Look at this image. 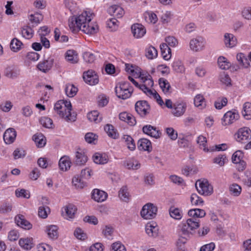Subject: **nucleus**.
Wrapping results in <instances>:
<instances>
[{"label":"nucleus","mask_w":251,"mask_h":251,"mask_svg":"<svg viewBox=\"0 0 251 251\" xmlns=\"http://www.w3.org/2000/svg\"><path fill=\"white\" fill-rule=\"evenodd\" d=\"M165 131L167 135L171 140L174 141L177 139V132L173 127H166Z\"/></svg>","instance_id":"nucleus-62"},{"label":"nucleus","mask_w":251,"mask_h":251,"mask_svg":"<svg viewBox=\"0 0 251 251\" xmlns=\"http://www.w3.org/2000/svg\"><path fill=\"white\" fill-rule=\"evenodd\" d=\"M145 21L151 24H155L158 21L157 15L152 11H147L144 13Z\"/></svg>","instance_id":"nucleus-44"},{"label":"nucleus","mask_w":251,"mask_h":251,"mask_svg":"<svg viewBox=\"0 0 251 251\" xmlns=\"http://www.w3.org/2000/svg\"><path fill=\"white\" fill-rule=\"evenodd\" d=\"M87 150L84 148H78L75 152V161L78 165H84L88 161Z\"/></svg>","instance_id":"nucleus-16"},{"label":"nucleus","mask_w":251,"mask_h":251,"mask_svg":"<svg viewBox=\"0 0 251 251\" xmlns=\"http://www.w3.org/2000/svg\"><path fill=\"white\" fill-rule=\"evenodd\" d=\"M236 59L239 65L243 68H249L250 63L246 56L243 53H238L236 55Z\"/></svg>","instance_id":"nucleus-38"},{"label":"nucleus","mask_w":251,"mask_h":251,"mask_svg":"<svg viewBox=\"0 0 251 251\" xmlns=\"http://www.w3.org/2000/svg\"><path fill=\"white\" fill-rule=\"evenodd\" d=\"M230 194L233 197H238L241 193L242 187L236 183H232L229 187Z\"/></svg>","instance_id":"nucleus-45"},{"label":"nucleus","mask_w":251,"mask_h":251,"mask_svg":"<svg viewBox=\"0 0 251 251\" xmlns=\"http://www.w3.org/2000/svg\"><path fill=\"white\" fill-rule=\"evenodd\" d=\"M119 197L123 201H128L130 196L126 186H123L120 189L119 191Z\"/></svg>","instance_id":"nucleus-51"},{"label":"nucleus","mask_w":251,"mask_h":251,"mask_svg":"<svg viewBox=\"0 0 251 251\" xmlns=\"http://www.w3.org/2000/svg\"><path fill=\"white\" fill-rule=\"evenodd\" d=\"M33 30L29 26H25L22 30V35L23 37L26 39H30L33 35Z\"/></svg>","instance_id":"nucleus-60"},{"label":"nucleus","mask_w":251,"mask_h":251,"mask_svg":"<svg viewBox=\"0 0 251 251\" xmlns=\"http://www.w3.org/2000/svg\"><path fill=\"white\" fill-rule=\"evenodd\" d=\"M241 16L246 20H251V7H244L241 11Z\"/></svg>","instance_id":"nucleus-64"},{"label":"nucleus","mask_w":251,"mask_h":251,"mask_svg":"<svg viewBox=\"0 0 251 251\" xmlns=\"http://www.w3.org/2000/svg\"><path fill=\"white\" fill-rule=\"evenodd\" d=\"M23 47L24 44L18 39L14 38L11 40L10 43V48L12 51L17 52L21 50Z\"/></svg>","instance_id":"nucleus-36"},{"label":"nucleus","mask_w":251,"mask_h":251,"mask_svg":"<svg viewBox=\"0 0 251 251\" xmlns=\"http://www.w3.org/2000/svg\"><path fill=\"white\" fill-rule=\"evenodd\" d=\"M149 108V105L146 101H139L135 104V110L141 116H145L148 112Z\"/></svg>","instance_id":"nucleus-25"},{"label":"nucleus","mask_w":251,"mask_h":251,"mask_svg":"<svg viewBox=\"0 0 251 251\" xmlns=\"http://www.w3.org/2000/svg\"><path fill=\"white\" fill-rule=\"evenodd\" d=\"M234 137L237 142L245 143L251 139V129L247 126L241 127L235 133Z\"/></svg>","instance_id":"nucleus-10"},{"label":"nucleus","mask_w":251,"mask_h":251,"mask_svg":"<svg viewBox=\"0 0 251 251\" xmlns=\"http://www.w3.org/2000/svg\"><path fill=\"white\" fill-rule=\"evenodd\" d=\"M223 42L226 47L230 49L236 46L237 40L233 34L226 33L224 35Z\"/></svg>","instance_id":"nucleus-20"},{"label":"nucleus","mask_w":251,"mask_h":251,"mask_svg":"<svg viewBox=\"0 0 251 251\" xmlns=\"http://www.w3.org/2000/svg\"><path fill=\"white\" fill-rule=\"evenodd\" d=\"M94 17V13L91 10L83 11L71 16L68 21L69 28L74 33L81 31L89 35H95L99 32V26L96 22L93 21Z\"/></svg>","instance_id":"nucleus-1"},{"label":"nucleus","mask_w":251,"mask_h":251,"mask_svg":"<svg viewBox=\"0 0 251 251\" xmlns=\"http://www.w3.org/2000/svg\"><path fill=\"white\" fill-rule=\"evenodd\" d=\"M162 57L165 60H169L171 57V50L165 44H162L160 46Z\"/></svg>","instance_id":"nucleus-48"},{"label":"nucleus","mask_w":251,"mask_h":251,"mask_svg":"<svg viewBox=\"0 0 251 251\" xmlns=\"http://www.w3.org/2000/svg\"><path fill=\"white\" fill-rule=\"evenodd\" d=\"M228 161V158L225 154H219L212 159L213 163L220 167L224 166Z\"/></svg>","instance_id":"nucleus-33"},{"label":"nucleus","mask_w":251,"mask_h":251,"mask_svg":"<svg viewBox=\"0 0 251 251\" xmlns=\"http://www.w3.org/2000/svg\"><path fill=\"white\" fill-rule=\"evenodd\" d=\"M76 211V207L75 205L70 203L63 207L62 215L65 219L70 220L75 218Z\"/></svg>","instance_id":"nucleus-15"},{"label":"nucleus","mask_w":251,"mask_h":251,"mask_svg":"<svg viewBox=\"0 0 251 251\" xmlns=\"http://www.w3.org/2000/svg\"><path fill=\"white\" fill-rule=\"evenodd\" d=\"M55 112L61 119L67 122H74L76 114L72 112V106L70 101L62 100L57 101L54 106Z\"/></svg>","instance_id":"nucleus-3"},{"label":"nucleus","mask_w":251,"mask_h":251,"mask_svg":"<svg viewBox=\"0 0 251 251\" xmlns=\"http://www.w3.org/2000/svg\"><path fill=\"white\" fill-rule=\"evenodd\" d=\"M199 221V220L192 218L188 219L186 223H182L180 228L182 234L189 235L193 234V231L200 226Z\"/></svg>","instance_id":"nucleus-6"},{"label":"nucleus","mask_w":251,"mask_h":251,"mask_svg":"<svg viewBox=\"0 0 251 251\" xmlns=\"http://www.w3.org/2000/svg\"><path fill=\"white\" fill-rule=\"evenodd\" d=\"M143 132L155 139H159L161 135V132L156 127L151 125H146L143 127Z\"/></svg>","instance_id":"nucleus-18"},{"label":"nucleus","mask_w":251,"mask_h":251,"mask_svg":"<svg viewBox=\"0 0 251 251\" xmlns=\"http://www.w3.org/2000/svg\"><path fill=\"white\" fill-rule=\"evenodd\" d=\"M107 197L106 192L98 189L93 190L92 194V198L96 201L101 202L104 201Z\"/></svg>","instance_id":"nucleus-28"},{"label":"nucleus","mask_w":251,"mask_h":251,"mask_svg":"<svg viewBox=\"0 0 251 251\" xmlns=\"http://www.w3.org/2000/svg\"><path fill=\"white\" fill-rule=\"evenodd\" d=\"M123 139L126 142V145L129 150L133 151L135 149V144L131 136L125 135L123 137Z\"/></svg>","instance_id":"nucleus-58"},{"label":"nucleus","mask_w":251,"mask_h":251,"mask_svg":"<svg viewBox=\"0 0 251 251\" xmlns=\"http://www.w3.org/2000/svg\"><path fill=\"white\" fill-rule=\"evenodd\" d=\"M107 27L111 31H116L119 27V22L115 18H110L106 22Z\"/></svg>","instance_id":"nucleus-52"},{"label":"nucleus","mask_w":251,"mask_h":251,"mask_svg":"<svg viewBox=\"0 0 251 251\" xmlns=\"http://www.w3.org/2000/svg\"><path fill=\"white\" fill-rule=\"evenodd\" d=\"M98 136L93 132L86 133L84 136L85 142L90 144H96L98 141Z\"/></svg>","instance_id":"nucleus-53"},{"label":"nucleus","mask_w":251,"mask_h":251,"mask_svg":"<svg viewBox=\"0 0 251 251\" xmlns=\"http://www.w3.org/2000/svg\"><path fill=\"white\" fill-rule=\"evenodd\" d=\"M87 117L88 120L95 123H99L102 120V117L100 113L97 110H93L87 113Z\"/></svg>","instance_id":"nucleus-37"},{"label":"nucleus","mask_w":251,"mask_h":251,"mask_svg":"<svg viewBox=\"0 0 251 251\" xmlns=\"http://www.w3.org/2000/svg\"><path fill=\"white\" fill-rule=\"evenodd\" d=\"M91 174H77L72 179L73 185L76 189H82L86 185L85 180L90 178Z\"/></svg>","instance_id":"nucleus-11"},{"label":"nucleus","mask_w":251,"mask_h":251,"mask_svg":"<svg viewBox=\"0 0 251 251\" xmlns=\"http://www.w3.org/2000/svg\"><path fill=\"white\" fill-rule=\"evenodd\" d=\"M241 114L243 117L246 120H251V103L245 102L242 106Z\"/></svg>","instance_id":"nucleus-35"},{"label":"nucleus","mask_w":251,"mask_h":251,"mask_svg":"<svg viewBox=\"0 0 251 251\" xmlns=\"http://www.w3.org/2000/svg\"><path fill=\"white\" fill-rule=\"evenodd\" d=\"M108 13L115 17L120 18L123 17L124 14L123 8L118 5L110 6L107 10Z\"/></svg>","instance_id":"nucleus-26"},{"label":"nucleus","mask_w":251,"mask_h":251,"mask_svg":"<svg viewBox=\"0 0 251 251\" xmlns=\"http://www.w3.org/2000/svg\"><path fill=\"white\" fill-rule=\"evenodd\" d=\"M227 100L226 98H218L214 102L215 107L217 109H221L227 104Z\"/></svg>","instance_id":"nucleus-63"},{"label":"nucleus","mask_w":251,"mask_h":251,"mask_svg":"<svg viewBox=\"0 0 251 251\" xmlns=\"http://www.w3.org/2000/svg\"><path fill=\"white\" fill-rule=\"evenodd\" d=\"M110 251H126V250L125 246L118 241L111 244Z\"/></svg>","instance_id":"nucleus-59"},{"label":"nucleus","mask_w":251,"mask_h":251,"mask_svg":"<svg viewBox=\"0 0 251 251\" xmlns=\"http://www.w3.org/2000/svg\"><path fill=\"white\" fill-rule=\"evenodd\" d=\"M146 233L150 237H155L158 234V227L155 223H148L145 227Z\"/></svg>","instance_id":"nucleus-29"},{"label":"nucleus","mask_w":251,"mask_h":251,"mask_svg":"<svg viewBox=\"0 0 251 251\" xmlns=\"http://www.w3.org/2000/svg\"><path fill=\"white\" fill-rule=\"evenodd\" d=\"M125 66V70L127 73L131 74L134 77L139 78L141 82L144 83V85L141 87L142 90L149 97L156 99L158 103L162 106L164 104V101L156 91L151 89L153 85V81L151 75L138 67L129 64H126Z\"/></svg>","instance_id":"nucleus-2"},{"label":"nucleus","mask_w":251,"mask_h":251,"mask_svg":"<svg viewBox=\"0 0 251 251\" xmlns=\"http://www.w3.org/2000/svg\"><path fill=\"white\" fill-rule=\"evenodd\" d=\"M104 130L108 135V136L113 138L117 139L119 137V134L115 129L113 126L110 124H107L104 126Z\"/></svg>","instance_id":"nucleus-49"},{"label":"nucleus","mask_w":251,"mask_h":251,"mask_svg":"<svg viewBox=\"0 0 251 251\" xmlns=\"http://www.w3.org/2000/svg\"><path fill=\"white\" fill-rule=\"evenodd\" d=\"M92 160L97 164H104L108 162L109 158L105 153L96 152L92 156Z\"/></svg>","instance_id":"nucleus-27"},{"label":"nucleus","mask_w":251,"mask_h":251,"mask_svg":"<svg viewBox=\"0 0 251 251\" xmlns=\"http://www.w3.org/2000/svg\"><path fill=\"white\" fill-rule=\"evenodd\" d=\"M45 232L49 238L55 240L58 237V227L56 225H50L45 226Z\"/></svg>","instance_id":"nucleus-24"},{"label":"nucleus","mask_w":251,"mask_h":251,"mask_svg":"<svg viewBox=\"0 0 251 251\" xmlns=\"http://www.w3.org/2000/svg\"><path fill=\"white\" fill-rule=\"evenodd\" d=\"M218 64L219 67L223 70L227 69L230 66L229 62L224 56H220L218 58Z\"/></svg>","instance_id":"nucleus-54"},{"label":"nucleus","mask_w":251,"mask_h":251,"mask_svg":"<svg viewBox=\"0 0 251 251\" xmlns=\"http://www.w3.org/2000/svg\"><path fill=\"white\" fill-rule=\"evenodd\" d=\"M53 63L54 58L52 56H47L39 62L37 67L41 71L46 73L51 69Z\"/></svg>","instance_id":"nucleus-17"},{"label":"nucleus","mask_w":251,"mask_h":251,"mask_svg":"<svg viewBox=\"0 0 251 251\" xmlns=\"http://www.w3.org/2000/svg\"><path fill=\"white\" fill-rule=\"evenodd\" d=\"M130 28L133 37L136 39L142 38L147 32L146 27L139 23L132 25Z\"/></svg>","instance_id":"nucleus-13"},{"label":"nucleus","mask_w":251,"mask_h":251,"mask_svg":"<svg viewBox=\"0 0 251 251\" xmlns=\"http://www.w3.org/2000/svg\"><path fill=\"white\" fill-rule=\"evenodd\" d=\"M65 93L66 95L69 98H73L77 93L78 89L73 84L68 83L65 86Z\"/></svg>","instance_id":"nucleus-42"},{"label":"nucleus","mask_w":251,"mask_h":251,"mask_svg":"<svg viewBox=\"0 0 251 251\" xmlns=\"http://www.w3.org/2000/svg\"><path fill=\"white\" fill-rule=\"evenodd\" d=\"M173 70L177 73L183 74L185 72V68L182 62L179 60H175L172 65Z\"/></svg>","instance_id":"nucleus-46"},{"label":"nucleus","mask_w":251,"mask_h":251,"mask_svg":"<svg viewBox=\"0 0 251 251\" xmlns=\"http://www.w3.org/2000/svg\"><path fill=\"white\" fill-rule=\"evenodd\" d=\"M195 186L198 193L201 195L207 196L213 193V187L206 179L198 180Z\"/></svg>","instance_id":"nucleus-7"},{"label":"nucleus","mask_w":251,"mask_h":251,"mask_svg":"<svg viewBox=\"0 0 251 251\" xmlns=\"http://www.w3.org/2000/svg\"><path fill=\"white\" fill-rule=\"evenodd\" d=\"M165 105L167 108L172 109V114L176 117L182 116L186 109V104L184 102H176L173 104L172 100L169 99L165 100Z\"/></svg>","instance_id":"nucleus-4"},{"label":"nucleus","mask_w":251,"mask_h":251,"mask_svg":"<svg viewBox=\"0 0 251 251\" xmlns=\"http://www.w3.org/2000/svg\"><path fill=\"white\" fill-rule=\"evenodd\" d=\"M138 147L140 150L150 151L151 149V144L148 139L143 138L139 140Z\"/></svg>","instance_id":"nucleus-41"},{"label":"nucleus","mask_w":251,"mask_h":251,"mask_svg":"<svg viewBox=\"0 0 251 251\" xmlns=\"http://www.w3.org/2000/svg\"><path fill=\"white\" fill-rule=\"evenodd\" d=\"M40 122V124L46 128H51L54 126L52 120L47 117H43L41 118Z\"/></svg>","instance_id":"nucleus-56"},{"label":"nucleus","mask_w":251,"mask_h":251,"mask_svg":"<svg viewBox=\"0 0 251 251\" xmlns=\"http://www.w3.org/2000/svg\"><path fill=\"white\" fill-rule=\"evenodd\" d=\"M197 142L199 145L200 149L205 153H209V147H207V140L205 136L201 135H199L197 137Z\"/></svg>","instance_id":"nucleus-39"},{"label":"nucleus","mask_w":251,"mask_h":251,"mask_svg":"<svg viewBox=\"0 0 251 251\" xmlns=\"http://www.w3.org/2000/svg\"><path fill=\"white\" fill-rule=\"evenodd\" d=\"M206 41L201 36L191 39L189 43V50L193 52H199L205 50Z\"/></svg>","instance_id":"nucleus-8"},{"label":"nucleus","mask_w":251,"mask_h":251,"mask_svg":"<svg viewBox=\"0 0 251 251\" xmlns=\"http://www.w3.org/2000/svg\"><path fill=\"white\" fill-rule=\"evenodd\" d=\"M50 212V208L47 205H41L38 207V215L41 218L46 219Z\"/></svg>","instance_id":"nucleus-50"},{"label":"nucleus","mask_w":251,"mask_h":251,"mask_svg":"<svg viewBox=\"0 0 251 251\" xmlns=\"http://www.w3.org/2000/svg\"><path fill=\"white\" fill-rule=\"evenodd\" d=\"M119 119L130 126H134L136 124L135 118L131 114L125 112L119 114Z\"/></svg>","instance_id":"nucleus-31"},{"label":"nucleus","mask_w":251,"mask_h":251,"mask_svg":"<svg viewBox=\"0 0 251 251\" xmlns=\"http://www.w3.org/2000/svg\"><path fill=\"white\" fill-rule=\"evenodd\" d=\"M174 18L173 12L171 11H165L160 17V21L163 25H168L172 23Z\"/></svg>","instance_id":"nucleus-32"},{"label":"nucleus","mask_w":251,"mask_h":251,"mask_svg":"<svg viewBox=\"0 0 251 251\" xmlns=\"http://www.w3.org/2000/svg\"><path fill=\"white\" fill-rule=\"evenodd\" d=\"M72 163L71 158L67 155H64L62 156L58 162V166L59 169L62 172L68 171L71 166Z\"/></svg>","instance_id":"nucleus-19"},{"label":"nucleus","mask_w":251,"mask_h":251,"mask_svg":"<svg viewBox=\"0 0 251 251\" xmlns=\"http://www.w3.org/2000/svg\"><path fill=\"white\" fill-rule=\"evenodd\" d=\"M227 149V146L226 144H221L219 145H214L210 146L209 149V153L226 151Z\"/></svg>","instance_id":"nucleus-55"},{"label":"nucleus","mask_w":251,"mask_h":251,"mask_svg":"<svg viewBox=\"0 0 251 251\" xmlns=\"http://www.w3.org/2000/svg\"><path fill=\"white\" fill-rule=\"evenodd\" d=\"M188 215L194 219L196 218H202L205 216V212L201 209H192L188 211Z\"/></svg>","instance_id":"nucleus-43"},{"label":"nucleus","mask_w":251,"mask_h":251,"mask_svg":"<svg viewBox=\"0 0 251 251\" xmlns=\"http://www.w3.org/2000/svg\"><path fill=\"white\" fill-rule=\"evenodd\" d=\"M158 55V52L156 49L151 46H148L145 49V56L148 59L152 60L156 58Z\"/></svg>","instance_id":"nucleus-40"},{"label":"nucleus","mask_w":251,"mask_h":251,"mask_svg":"<svg viewBox=\"0 0 251 251\" xmlns=\"http://www.w3.org/2000/svg\"><path fill=\"white\" fill-rule=\"evenodd\" d=\"M17 136L14 128H9L6 130L3 134V140L6 144H11L14 142Z\"/></svg>","instance_id":"nucleus-22"},{"label":"nucleus","mask_w":251,"mask_h":251,"mask_svg":"<svg viewBox=\"0 0 251 251\" xmlns=\"http://www.w3.org/2000/svg\"><path fill=\"white\" fill-rule=\"evenodd\" d=\"M83 78L85 83L90 85H95L99 82L97 74L92 70L84 72Z\"/></svg>","instance_id":"nucleus-14"},{"label":"nucleus","mask_w":251,"mask_h":251,"mask_svg":"<svg viewBox=\"0 0 251 251\" xmlns=\"http://www.w3.org/2000/svg\"><path fill=\"white\" fill-rule=\"evenodd\" d=\"M65 60L71 64H76L79 61L77 52L74 50H68L64 54Z\"/></svg>","instance_id":"nucleus-21"},{"label":"nucleus","mask_w":251,"mask_h":251,"mask_svg":"<svg viewBox=\"0 0 251 251\" xmlns=\"http://www.w3.org/2000/svg\"><path fill=\"white\" fill-rule=\"evenodd\" d=\"M159 84L164 93L167 94L169 93L170 85L167 80L163 78H160L159 79Z\"/></svg>","instance_id":"nucleus-57"},{"label":"nucleus","mask_w":251,"mask_h":251,"mask_svg":"<svg viewBox=\"0 0 251 251\" xmlns=\"http://www.w3.org/2000/svg\"><path fill=\"white\" fill-rule=\"evenodd\" d=\"M165 43L168 47L175 48L178 45L177 40L173 36H168L165 38Z\"/></svg>","instance_id":"nucleus-61"},{"label":"nucleus","mask_w":251,"mask_h":251,"mask_svg":"<svg viewBox=\"0 0 251 251\" xmlns=\"http://www.w3.org/2000/svg\"><path fill=\"white\" fill-rule=\"evenodd\" d=\"M115 92L118 98L126 100L130 97L132 90L128 82H121L115 86Z\"/></svg>","instance_id":"nucleus-5"},{"label":"nucleus","mask_w":251,"mask_h":251,"mask_svg":"<svg viewBox=\"0 0 251 251\" xmlns=\"http://www.w3.org/2000/svg\"><path fill=\"white\" fill-rule=\"evenodd\" d=\"M32 239L31 238H21L19 240V244L23 249L28 250L32 248L33 246Z\"/></svg>","instance_id":"nucleus-47"},{"label":"nucleus","mask_w":251,"mask_h":251,"mask_svg":"<svg viewBox=\"0 0 251 251\" xmlns=\"http://www.w3.org/2000/svg\"><path fill=\"white\" fill-rule=\"evenodd\" d=\"M239 118L238 113L235 111L226 112L221 119V124L224 126H227L232 124Z\"/></svg>","instance_id":"nucleus-12"},{"label":"nucleus","mask_w":251,"mask_h":251,"mask_svg":"<svg viewBox=\"0 0 251 251\" xmlns=\"http://www.w3.org/2000/svg\"><path fill=\"white\" fill-rule=\"evenodd\" d=\"M32 140L34 141L36 146L39 148L44 147L47 143L46 137L41 133H37L33 135Z\"/></svg>","instance_id":"nucleus-30"},{"label":"nucleus","mask_w":251,"mask_h":251,"mask_svg":"<svg viewBox=\"0 0 251 251\" xmlns=\"http://www.w3.org/2000/svg\"><path fill=\"white\" fill-rule=\"evenodd\" d=\"M157 212V207L151 203H148L142 207L140 214L144 219L150 220L155 217Z\"/></svg>","instance_id":"nucleus-9"},{"label":"nucleus","mask_w":251,"mask_h":251,"mask_svg":"<svg viewBox=\"0 0 251 251\" xmlns=\"http://www.w3.org/2000/svg\"><path fill=\"white\" fill-rule=\"evenodd\" d=\"M15 220L17 225L22 228L29 230L32 228V224L27 221L22 215H18L15 218Z\"/></svg>","instance_id":"nucleus-23"},{"label":"nucleus","mask_w":251,"mask_h":251,"mask_svg":"<svg viewBox=\"0 0 251 251\" xmlns=\"http://www.w3.org/2000/svg\"><path fill=\"white\" fill-rule=\"evenodd\" d=\"M194 103L196 107L201 110L204 109L206 106V100L201 94H198L195 97Z\"/></svg>","instance_id":"nucleus-34"}]
</instances>
